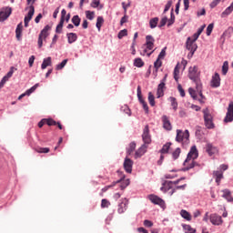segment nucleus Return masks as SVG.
Masks as SVG:
<instances>
[{
  "label": "nucleus",
  "mask_w": 233,
  "mask_h": 233,
  "mask_svg": "<svg viewBox=\"0 0 233 233\" xmlns=\"http://www.w3.org/2000/svg\"><path fill=\"white\" fill-rule=\"evenodd\" d=\"M148 199L154 205H158V207H161V208L165 207V200H163L161 198L156 195H149Z\"/></svg>",
  "instance_id": "obj_11"
},
{
  "label": "nucleus",
  "mask_w": 233,
  "mask_h": 233,
  "mask_svg": "<svg viewBox=\"0 0 233 233\" xmlns=\"http://www.w3.org/2000/svg\"><path fill=\"white\" fill-rule=\"evenodd\" d=\"M71 22L75 26H79V25H81V18L79 15H76L72 17Z\"/></svg>",
  "instance_id": "obj_35"
},
{
  "label": "nucleus",
  "mask_w": 233,
  "mask_h": 233,
  "mask_svg": "<svg viewBox=\"0 0 233 233\" xmlns=\"http://www.w3.org/2000/svg\"><path fill=\"white\" fill-rule=\"evenodd\" d=\"M137 96L138 97V101L139 103L142 105L143 103H146L145 102V99L143 98V96L141 95V86H138L137 88Z\"/></svg>",
  "instance_id": "obj_39"
},
{
  "label": "nucleus",
  "mask_w": 233,
  "mask_h": 233,
  "mask_svg": "<svg viewBox=\"0 0 233 233\" xmlns=\"http://www.w3.org/2000/svg\"><path fill=\"white\" fill-rule=\"evenodd\" d=\"M66 37L69 45H72V43H76L77 41V34L76 33H67Z\"/></svg>",
  "instance_id": "obj_25"
},
{
  "label": "nucleus",
  "mask_w": 233,
  "mask_h": 233,
  "mask_svg": "<svg viewBox=\"0 0 233 233\" xmlns=\"http://www.w3.org/2000/svg\"><path fill=\"white\" fill-rule=\"evenodd\" d=\"M228 72V62L225 61L222 66V74L223 76H227V73Z\"/></svg>",
  "instance_id": "obj_50"
},
{
  "label": "nucleus",
  "mask_w": 233,
  "mask_h": 233,
  "mask_svg": "<svg viewBox=\"0 0 233 233\" xmlns=\"http://www.w3.org/2000/svg\"><path fill=\"white\" fill-rule=\"evenodd\" d=\"M36 152L38 154H48V152H50V148H48V147H38L36 149Z\"/></svg>",
  "instance_id": "obj_52"
},
{
  "label": "nucleus",
  "mask_w": 233,
  "mask_h": 233,
  "mask_svg": "<svg viewBox=\"0 0 233 233\" xmlns=\"http://www.w3.org/2000/svg\"><path fill=\"white\" fill-rule=\"evenodd\" d=\"M213 174L216 177V183L219 185V183H221V179H223V171H214Z\"/></svg>",
  "instance_id": "obj_29"
},
{
  "label": "nucleus",
  "mask_w": 233,
  "mask_h": 233,
  "mask_svg": "<svg viewBox=\"0 0 233 233\" xmlns=\"http://www.w3.org/2000/svg\"><path fill=\"white\" fill-rule=\"evenodd\" d=\"M127 35H128V30L123 29V30L119 31L117 37H118V39H123V37H127Z\"/></svg>",
  "instance_id": "obj_47"
},
{
  "label": "nucleus",
  "mask_w": 233,
  "mask_h": 233,
  "mask_svg": "<svg viewBox=\"0 0 233 233\" xmlns=\"http://www.w3.org/2000/svg\"><path fill=\"white\" fill-rule=\"evenodd\" d=\"M125 179V175H123L120 179L113 182L112 185H109V188H113V187H118L120 190H125V188L130 185V179Z\"/></svg>",
  "instance_id": "obj_4"
},
{
  "label": "nucleus",
  "mask_w": 233,
  "mask_h": 233,
  "mask_svg": "<svg viewBox=\"0 0 233 233\" xmlns=\"http://www.w3.org/2000/svg\"><path fill=\"white\" fill-rule=\"evenodd\" d=\"M220 85H221V78L219 77V74L215 73V75L212 76V79H211V86L213 88H218L220 86Z\"/></svg>",
  "instance_id": "obj_18"
},
{
  "label": "nucleus",
  "mask_w": 233,
  "mask_h": 233,
  "mask_svg": "<svg viewBox=\"0 0 233 233\" xmlns=\"http://www.w3.org/2000/svg\"><path fill=\"white\" fill-rule=\"evenodd\" d=\"M183 166L184 167L182 168V172H188V170L194 168L195 167H199V164L195 160H191V161H187V164H185V161H184Z\"/></svg>",
  "instance_id": "obj_17"
},
{
  "label": "nucleus",
  "mask_w": 233,
  "mask_h": 233,
  "mask_svg": "<svg viewBox=\"0 0 233 233\" xmlns=\"http://www.w3.org/2000/svg\"><path fill=\"white\" fill-rule=\"evenodd\" d=\"M201 72L198 69V66H190L188 69V77L196 86L201 85Z\"/></svg>",
  "instance_id": "obj_2"
},
{
  "label": "nucleus",
  "mask_w": 233,
  "mask_h": 233,
  "mask_svg": "<svg viewBox=\"0 0 233 233\" xmlns=\"http://www.w3.org/2000/svg\"><path fill=\"white\" fill-rule=\"evenodd\" d=\"M108 207H110V201L106 200V198H103L101 201V208H108Z\"/></svg>",
  "instance_id": "obj_54"
},
{
  "label": "nucleus",
  "mask_w": 233,
  "mask_h": 233,
  "mask_svg": "<svg viewBox=\"0 0 233 233\" xmlns=\"http://www.w3.org/2000/svg\"><path fill=\"white\" fill-rule=\"evenodd\" d=\"M103 23H105V18H103V16H97L96 26L98 32H101V26H103Z\"/></svg>",
  "instance_id": "obj_30"
},
{
  "label": "nucleus",
  "mask_w": 233,
  "mask_h": 233,
  "mask_svg": "<svg viewBox=\"0 0 233 233\" xmlns=\"http://www.w3.org/2000/svg\"><path fill=\"white\" fill-rule=\"evenodd\" d=\"M121 111L125 114H127V116H132V112L130 111V107L128 106L125 105L121 107Z\"/></svg>",
  "instance_id": "obj_53"
},
{
  "label": "nucleus",
  "mask_w": 233,
  "mask_h": 233,
  "mask_svg": "<svg viewBox=\"0 0 233 233\" xmlns=\"http://www.w3.org/2000/svg\"><path fill=\"white\" fill-rule=\"evenodd\" d=\"M142 139L144 141V145H150L152 143V137L150 136V129L147 125L144 127Z\"/></svg>",
  "instance_id": "obj_7"
},
{
  "label": "nucleus",
  "mask_w": 233,
  "mask_h": 233,
  "mask_svg": "<svg viewBox=\"0 0 233 233\" xmlns=\"http://www.w3.org/2000/svg\"><path fill=\"white\" fill-rule=\"evenodd\" d=\"M233 121V102H229L228 111L224 118V123H232Z\"/></svg>",
  "instance_id": "obj_10"
},
{
  "label": "nucleus",
  "mask_w": 233,
  "mask_h": 233,
  "mask_svg": "<svg viewBox=\"0 0 233 233\" xmlns=\"http://www.w3.org/2000/svg\"><path fill=\"white\" fill-rule=\"evenodd\" d=\"M46 124L48 125V127H56V125H57V122H56V120L49 118V119H46Z\"/></svg>",
  "instance_id": "obj_57"
},
{
  "label": "nucleus",
  "mask_w": 233,
  "mask_h": 233,
  "mask_svg": "<svg viewBox=\"0 0 233 233\" xmlns=\"http://www.w3.org/2000/svg\"><path fill=\"white\" fill-rule=\"evenodd\" d=\"M222 192V198H224L228 203H232V193L228 189H223Z\"/></svg>",
  "instance_id": "obj_24"
},
{
  "label": "nucleus",
  "mask_w": 233,
  "mask_h": 233,
  "mask_svg": "<svg viewBox=\"0 0 233 233\" xmlns=\"http://www.w3.org/2000/svg\"><path fill=\"white\" fill-rule=\"evenodd\" d=\"M100 4H101L100 0H93L91 2V6L92 8H97V6H99Z\"/></svg>",
  "instance_id": "obj_63"
},
{
  "label": "nucleus",
  "mask_w": 233,
  "mask_h": 233,
  "mask_svg": "<svg viewBox=\"0 0 233 233\" xmlns=\"http://www.w3.org/2000/svg\"><path fill=\"white\" fill-rule=\"evenodd\" d=\"M197 92L201 99H205V96H203V84H198L196 86Z\"/></svg>",
  "instance_id": "obj_37"
},
{
  "label": "nucleus",
  "mask_w": 233,
  "mask_h": 233,
  "mask_svg": "<svg viewBox=\"0 0 233 233\" xmlns=\"http://www.w3.org/2000/svg\"><path fill=\"white\" fill-rule=\"evenodd\" d=\"M22 35H23V23H19L15 29V36L17 41H21Z\"/></svg>",
  "instance_id": "obj_23"
},
{
  "label": "nucleus",
  "mask_w": 233,
  "mask_h": 233,
  "mask_svg": "<svg viewBox=\"0 0 233 233\" xmlns=\"http://www.w3.org/2000/svg\"><path fill=\"white\" fill-rule=\"evenodd\" d=\"M170 102H171V106L173 107V110H177V100L176 99V97L171 96L170 97Z\"/></svg>",
  "instance_id": "obj_45"
},
{
  "label": "nucleus",
  "mask_w": 233,
  "mask_h": 233,
  "mask_svg": "<svg viewBox=\"0 0 233 233\" xmlns=\"http://www.w3.org/2000/svg\"><path fill=\"white\" fill-rule=\"evenodd\" d=\"M186 48L191 52V56H194V54H196V50H198V44L192 42V37L189 36L186 42Z\"/></svg>",
  "instance_id": "obj_8"
},
{
  "label": "nucleus",
  "mask_w": 233,
  "mask_h": 233,
  "mask_svg": "<svg viewBox=\"0 0 233 233\" xmlns=\"http://www.w3.org/2000/svg\"><path fill=\"white\" fill-rule=\"evenodd\" d=\"M95 15H96V13L94 11H86V19H89V21H93Z\"/></svg>",
  "instance_id": "obj_44"
},
{
  "label": "nucleus",
  "mask_w": 233,
  "mask_h": 233,
  "mask_svg": "<svg viewBox=\"0 0 233 233\" xmlns=\"http://www.w3.org/2000/svg\"><path fill=\"white\" fill-rule=\"evenodd\" d=\"M170 142L166 143L162 148L160 149V154H168V150H170Z\"/></svg>",
  "instance_id": "obj_34"
},
{
  "label": "nucleus",
  "mask_w": 233,
  "mask_h": 233,
  "mask_svg": "<svg viewBox=\"0 0 233 233\" xmlns=\"http://www.w3.org/2000/svg\"><path fill=\"white\" fill-rule=\"evenodd\" d=\"M63 25H65V22L63 20H60L59 24L56 25V33L61 34L63 32Z\"/></svg>",
  "instance_id": "obj_46"
},
{
  "label": "nucleus",
  "mask_w": 233,
  "mask_h": 233,
  "mask_svg": "<svg viewBox=\"0 0 233 233\" xmlns=\"http://www.w3.org/2000/svg\"><path fill=\"white\" fill-rule=\"evenodd\" d=\"M176 141L177 143H182V147H187L188 143H190V133L188 132V129H186L185 131L177 129Z\"/></svg>",
  "instance_id": "obj_1"
},
{
  "label": "nucleus",
  "mask_w": 233,
  "mask_h": 233,
  "mask_svg": "<svg viewBox=\"0 0 233 233\" xmlns=\"http://www.w3.org/2000/svg\"><path fill=\"white\" fill-rule=\"evenodd\" d=\"M218 3H221V0H213L209 5L210 8H216Z\"/></svg>",
  "instance_id": "obj_64"
},
{
  "label": "nucleus",
  "mask_w": 233,
  "mask_h": 233,
  "mask_svg": "<svg viewBox=\"0 0 233 233\" xmlns=\"http://www.w3.org/2000/svg\"><path fill=\"white\" fill-rule=\"evenodd\" d=\"M37 86H39V84H35V86H33L31 88L27 89L25 91V94L27 96H30L31 94H33V92H35V90L37 89Z\"/></svg>",
  "instance_id": "obj_51"
},
{
  "label": "nucleus",
  "mask_w": 233,
  "mask_h": 233,
  "mask_svg": "<svg viewBox=\"0 0 233 233\" xmlns=\"http://www.w3.org/2000/svg\"><path fill=\"white\" fill-rule=\"evenodd\" d=\"M147 148L148 147L146 144H143L135 153V159H138V157H141L142 156H145L147 153Z\"/></svg>",
  "instance_id": "obj_19"
},
{
  "label": "nucleus",
  "mask_w": 233,
  "mask_h": 233,
  "mask_svg": "<svg viewBox=\"0 0 233 233\" xmlns=\"http://www.w3.org/2000/svg\"><path fill=\"white\" fill-rule=\"evenodd\" d=\"M181 181V179H177L175 181H166L164 183V187H160V190H162V192H168V190H170L173 187V185H178V183Z\"/></svg>",
  "instance_id": "obj_13"
},
{
  "label": "nucleus",
  "mask_w": 233,
  "mask_h": 233,
  "mask_svg": "<svg viewBox=\"0 0 233 233\" xmlns=\"http://www.w3.org/2000/svg\"><path fill=\"white\" fill-rule=\"evenodd\" d=\"M137 96L138 97V101L139 103L142 105L143 103H146L145 102V99L143 98V96L141 95V86H138L137 88Z\"/></svg>",
  "instance_id": "obj_38"
},
{
  "label": "nucleus",
  "mask_w": 233,
  "mask_h": 233,
  "mask_svg": "<svg viewBox=\"0 0 233 233\" xmlns=\"http://www.w3.org/2000/svg\"><path fill=\"white\" fill-rule=\"evenodd\" d=\"M203 116H204V125L208 130H212V128H215L214 125V116H212V114H210V110L208 108H204L202 110Z\"/></svg>",
  "instance_id": "obj_3"
},
{
  "label": "nucleus",
  "mask_w": 233,
  "mask_h": 233,
  "mask_svg": "<svg viewBox=\"0 0 233 233\" xmlns=\"http://www.w3.org/2000/svg\"><path fill=\"white\" fill-rule=\"evenodd\" d=\"M47 66H52V57L50 56L44 58L41 68L45 70Z\"/></svg>",
  "instance_id": "obj_27"
},
{
  "label": "nucleus",
  "mask_w": 233,
  "mask_h": 233,
  "mask_svg": "<svg viewBox=\"0 0 233 233\" xmlns=\"http://www.w3.org/2000/svg\"><path fill=\"white\" fill-rule=\"evenodd\" d=\"M209 220L210 223L217 227H219V225H223V218H221V216L218 215V213H212L211 215H209Z\"/></svg>",
  "instance_id": "obj_9"
},
{
  "label": "nucleus",
  "mask_w": 233,
  "mask_h": 233,
  "mask_svg": "<svg viewBox=\"0 0 233 233\" xmlns=\"http://www.w3.org/2000/svg\"><path fill=\"white\" fill-rule=\"evenodd\" d=\"M172 0L167 1V3L165 5L164 14H167L170 10V7L172 6Z\"/></svg>",
  "instance_id": "obj_60"
},
{
  "label": "nucleus",
  "mask_w": 233,
  "mask_h": 233,
  "mask_svg": "<svg viewBox=\"0 0 233 233\" xmlns=\"http://www.w3.org/2000/svg\"><path fill=\"white\" fill-rule=\"evenodd\" d=\"M49 30H52V26H50L49 25H46L43 29H42V31L40 32V34H39V37H42V38H44V39H46V38H47L48 37V35H49V34H48V31Z\"/></svg>",
  "instance_id": "obj_22"
},
{
  "label": "nucleus",
  "mask_w": 233,
  "mask_h": 233,
  "mask_svg": "<svg viewBox=\"0 0 233 233\" xmlns=\"http://www.w3.org/2000/svg\"><path fill=\"white\" fill-rule=\"evenodd\" d=\"M180 216L186 219V221H192V215H190V213L185 209L180 210Z\"/></svg>",
  "instance_id": "obj_28"
},
{
  "label": "nucleus",
  "mask_w": 233,
  "mask_h": 233,
  "mask_svg": "<svg viewBox=\"0 0 233 233\" xmlns=\"http://www.w3.org/2000/svg\"><path fill=\"white\" fill-rule=\"evenodd\" d=\"M134 66H137V68H141L143 66H145V62H143V59L141 58H136L134 60Z\"/></svg>",
  "instance_id": "obj_32"
},
{
  "label": "nucleus",
  "mask_w": 233,
  "mask_h": 233,
  "mask_svg": "<svg viewBox=\"0 0 233 233\" xmlns=\"http://www.w3.org/2000/svg\"><path fill=\"white\" fill-rule=\"evenodd\" d=\"M156 43V39H154V36L147 35L146 36V43L143 45V47H146L143 51L142 56L147 55V52L148 50H154V44Z\"/></svg>",
  "instance_id": "obj_5"
},
{
  "label": "nucleus",
  "mask_w": 233,
  "mask_h": 233,
  "mask_svg": "<svg viewBox=\"0 0 233 233\" xmlns=\"http://www.w3.org/2000/svg\"><path fill=\"white\" fill-rule=\"evenodd\" d=\"M132 167H134V161L127 157L124 160V169L127 174H132Z\"/></svg>",
  "instance_id": "obj_16"
},
{
  "label": "nucleus",
  "mask_w": 233,
  "mask_h": 233,
  "mask_svg": "<svg viewBox=\"0 0 233 233\" xmlns=\"http://www.w3.org/2000/svg\"><path fill=\"white\" fill-rule=\"evenodd\" d=\"M135 150H136V142H131L129 144L128 148L127 149V154L130 156L132 152H134Z\"/></svg>",
  "instance_id": "obj_41"
},
{
  "label": "nucleus",
  "mask_w": 233,
  "mask_h": 233,
  "mask_svg": "<svg viewBox=\"0 0 233 233\" xmlns=\"http://www.w3.org/2000/svg\"><path fill=\"white\" fill-rule=\"evenodd\" d=\"M127 208H128V199L127 198L120 199V203L118 204V208H117L118 214H124V212H127Z\"/></svg>",
  "instance_id": "obj_14"
},
{
  "label": "nucleus",
  "mask_w": 233,
  "mask_h": 233,
  "mask_svg": "<svg viewBox=\"0 0 233 233\" xmlns=\"http://www.w3.org/2000/svg\"><path fill=\"white\" fill-rule=\"evenodd\" d=\"M25 10H29V11L24 19L25 21H32V17H34V14H35V7H34V5H31L25 7Z\"/></svg>",
  "instance_id": "obj_20"
},
{
  "label": "nucleus",
  "mask_w": 233,
  "mask_h": 233,
  "mask_svg": "<svg viewBox=\"0 0 233 233\" xmlns=\"http://www.w3.org/2000/svg\"><path fill=\"white\" fill-rule=\"evenodd\" d=\"M162 123H163V128H165V130H167V131L172 130V124L170 123L168 116L164 115L162 116Z\"/></svg>",
  "instance_id": "obj_21"
},
{
  "label": "nucleus",
  "mask_w": 233,
  "mask_h": 233,
  "mask_svg": "<svg viewBox=\"0 0 233 233\" xmlns=\"http://www.w3.org/2000/svg\"><path fill=\"white\" fill-rule=\"evenodd\" d=\"M205 150L210 157L214 156L215 154H218V147H215L212 143H207L205 147Z\"/></svg>",
  "instance_id": "obj_15"
},
{
  "label": "nucleus",
  "mask_w": 233,
  "mask_h": 233,
  "mask_svg": "<svg viewBox=\"0 0 233 233\" xmlns=\"http://www.w3.org/2000/svg\"><path fill=\"white\" fill-rule=\"evenodd\" d=\"M157 23H159V18L158 17L151 18L149 20V26H150V28L151 29L156 28V26H157Z\"/></svg>",
  "instance_id": "obj_31"
},
{
  "label": "nucleus",
  "mask_w": 233,
  "mask_h": 233,
  "mask_svg": "<svg viewBox=\"0 0 233 233\" xmlns=\"http://www.w3.org/2000/svg\"><path fill=\"white\" fill-rule=\"evenodd\" d=\"M163 65V62L161 61V59L157 58L155 63H154V67L156 68V72H157L159 70V68H161Z\"/></svg>",
  "instance_id": "obj_48"
},
{
  "label": "nucleus",
  "mask_w": 233,
  "mask_h": 233,
  "mask_svg": "<svg viewBox=\"0 0 233 233\" xmlns=\"http://www.w3.org/2000/svg\"><path fill=\"white\" fill-rule=\"evenodd\" d=\"M198 157H199V152L198 151V147L193 146L187 153V158L185 159V165H187V161H196Z\"/></svg>",
  "instance_id": "obj_6"
},
{
  "label": "nucleus",
  "mask_w": 233,
  "mask_h": 233,
  "mask_svg": "<svg viewBox=\"0 0 233 233\" xmlns=\"http://www.w3.org/2000/svg\"><path fill=\"white\" fill-rule=\"evenodd\" d=\"M182 227L186 233H196V229L193 228L190 225L185 224Z\"/></svg>",
  "instance_id": "obj_40"
},
{
  "label": "nucleus",
  "mask_w": 233,
  "mask_h": 233,
  "mask_svg": "<svg viewBox=\"0 0 233 233\" xmlns=\"http://www.w3.org/2000/svg\"><path fill=\"white\" fill-rule=\"evenodd\" d=\"M167 56V47H164L161 52L159 53L157 58L158 59H165V56Z\"/></svg>",
  "instance_id": "obj_58"
},
{
  "label": "nucleus",
  "mask_w": 233,
  "mask_h": 233,
  "mask_svg": "<svg viewBox=\"0 0 233 233\" xmlns=\"http://www.w3.org/2000/svg\"><path fill=\"white\" fill-rule=\"evenodd\" d=\"M165 85L166 84H159L157 86V99H159V97H163L165 96Z\"/></svg>",
  "instance_id": "obj_26"
},
{
  "label": "nucleus",
  "mask_w": 233,
  "mask_h": 233,
  "mask_svg": "<svg viewBox=\"0 0 233 233\" xmlns=\"http://www.w3.org/2000/svg\"><path fill=\"white\" fill-rule=\"evenodd\" d=\"M12 15V8L11 7H5L3 10L0 11V23H3V21H6L8 17Z\"/></svg>",
  "instance_id": "obj_12"
},
{
  "label": "nucleus",
  "mask_w": 233,
  "mask_h": 233,
  "mask_svg": "<svg viewBox=\"0 0 233 233\" xmlns=\"http://www.w3.org/2000/svg\"><path fill=\"white\" fill-rule=\"evenodd\" d=\"M167 23H168V17L164 16V17L161 19V21H160V23H159V25H158V28H163V26H165V25H167Z\"/></svg>",
  "instance_id": "obj_55"
},
{
  "label": "nucleus",
  "mask_w": 233,
  "mask_h": 233,
  "mask_svg": "<svg viewBox=\"0 0 233 233\" xmlns=\"http://www.w3.org/2000/svg\"><path fill=\"white\" fill-rule=\"evenodd\" d=\"M174 79L177 83L179 81V64H177L174 68Z\"/></svg>",
  "instance_id": "obj_33"
},
{
  "label": "nucleus",
  "mask_w": 233,
  "mask_h": 233,
  "mask_svg": "<svg viewBox=\"0 0 233 233\" xmlns=\"http://www.w3.org/2000/svg\"><path fill=\"white\" fill-rule=\"evenodd\" d=\"M14 70H15V67L11 66L8 73L4 77H6L7 79H10V77H12L14 76Z\"/></svg>",
  "instance_id": "obj_56"
},
{
  "label": "nucleus",
  "mask_w": 233,
  "mask_h": 233,
  "mask_svg": "<svg viewBox=\"0 0 233 233\" xmlns=\"http://www.w3.org/2000/svg\"><path fill=\"white\" fill-rule=\"evenodd\" d=\"M148 101H149V105H151V106H156V97L154 96L152 92L148 93Z\"/></svg>",
  "instance_id": "obj_42"
},
{
  "label": "nucleus",
  "mask_w": 233,
  "mask_h": 233,
  "mask_svg": "<svg viewBox=\"0 0 233 233\" xmlns=\"http://www.w3.org/2000/svg\"><path fill=\"white\" fill-rule=\"evenodd\" d=\"M188 92L191 97H193L194 99H198V95L196 94V90H194V88L190 87L188 89Z\"/></svg>",
  "instance_id": "obj_61"
},
{
  "label": "nucleus",
  "mask_w": 233,
  "mask_h": 233,
  "mask_svg": "<svg viewBox=\"0 0 233 233\" xmlns=\"http://www.w3.org/2000/svg\"><path fill=\"white\" fill-rule=\"evenodd\" d=\"M181 154V148L177 147L176 150L172 153L173 159H177Z\"/></svg>",
  "instance_id": "obj_49"
},
{
  "label": "nucleus",
  "mask_w": 233,
  "mask_h": 233,
  "mask_svg": "<svg viewBox=\"0 0 233 233\" xmlns=\"http://www.w3.org/2000/svg\"><path fill=\"white\" fill-rule=\"evenodd\" d=\"M68 59H64L60 64L56 65V70H63L64 66H66Z\"/></svg>",
  "instance_id": "obj_43"
},
{
  "label": "nucleus",
  "mask_w": 233,
  "mask_h": 233,
  "mask_svg": "<svg viewBox=\"0 0 233 233\" xmlns=\"http://www.w3.org/2000/svg\"><path fill=\"white\" fill-rule=\"evenodd\" d=\"M212 30H214V24H209L206 31L207 35H210L212 34Z\"/></svg>",
  "instance_id": "obj_59"
},
{
  "label": "nucleus",
  "mask_w": 233,
  "mask_h": 233,
  "mask_svg": "<svg viewBox=\"0 0 233 233\" xmlns=\"http://www.w3.org/2000/svg\"><path fill=\"white\" fill-rule=\"evenodd\" d=\"M173 23H176V15H174V8L171 9L170 19L167 20V26H172Z\"/></svg>",
  "instance_id": "obj_36"
},
{
  "label": "nucleus",
  "mask_w": 233,
  "mask_h": 233,
  "mask_svg": "<svg viewBox=\"0 0 233 233\" xmlns=\"http://www.w3.org/2000/svg\"><path fill=\"white\" fill-rule=\"evenodd\" d=\"M177 90H178L181 97H185V89H183V86H181V84H178Z\"/></svg>",
  "instance_id": "obj_62"
}]
</instances>
